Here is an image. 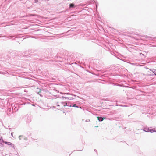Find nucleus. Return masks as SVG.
<instances>
[{
    "instance_id": "1",
    "label": "nucleus",
    "mask_w": 156,
    "mask_h": 156,
    "mask_svg": "<svg viewBox=\"0 0 156 156\" xmlns=\"http://www.w3.org/2000/svg\"><path fill=\"white\" fill-rule=\"evenodd\" d=\"M97 118L99 121H103V120L104 119H105L106 118H102L101 117H97Z\"/></svg>"
},
{
    "instance_id": "2",
    "label": "nucleus",
    "mask_w": 156,
    "mask_h": 156,
    "mask_svg": "<svg viewBox=\"0 0 156 156\" xmlns=\"http://www.w3.org/2000/svg\"><path fill=\"white\" fill-rule=\"evenodd\" d=\"M4 142V143H5V144H7L8 145H10L11 146H12L13 145L12 143H11L10 142H6V141H5Z\"/></svg>"
},
{
    "instance_id": "3",
    "label": "nucleus",
    "mask_w": 156,
    "mask_h": 156,
    "mask_svg": "<svg viewBox=\"0 0 156 156\" xmlns=\"http://www.w3.org/2000/svg\"><path fill=\"white\" fill-rule=\"evenodd\" d=\"M74 7V5L73 4H71L70 5V8H73Z\"/></svg>"
},
{
    "instance_id": "4",
    "label": "nucleus",
    "mask_w": 156,
    "mask_h": 156,
    "mask_svg": "<svg viewBox=\"0 0 156 156\" xmlns=\"http://www.w3.org/2000/svg\"><path fill=\"white\" fill-rule=\"evenodd\" d=\"M24 138V137L22 135H20L19 136V138L20 140H21L22 138Z\"/></svg>"
},
{
    "instance_id": "5",
    "label": "nucleus",
    "mask_w": 156,
    "mask_h": 156,
    "mask_svg": "<svg viewBox=\"0 0 156 156\" xmlns=\"http://www.w3.org/2000/svg\"><path fill=\"white\" fill-rule=\"evenodd\" d=\"M148 132H153L154 131V130L153 129H148L147 131Z\"/></svg>"
},
{
    "instance_id": "6",
    "label": "nucleus",
    "mask_w": 156,
    "mask_h": 156,
    "mask_svg": "<svg viewBox=\"0 0 156 156\" xmlns=\"http://www.w3.org/2000/svg\"><path fill=\"white\" fill-rule=\"evenodd\" d=\"M73 107H78V106H77V105H76V104H74V105H73Z\"/></svg>"
},
{
    "instance_id": "7",
    "label": "nucleus",
    "mask_w": 156,
    "mask_h": 156,
    "mask_svg": "<svg viewBox=\"0 0 156 156\" xmlns=\"http://www.w3.org/2000/svg\"><path fill=\"white\" fill-rule=\"evenodd\" d=\"M155 72V74L156 75V71Z\"/></svg>"
},
{
    "instance_id": "8",
    "label": "nucleus",
    "mask_w": 156,
    "mask_h": 156,
    "mask_svg": "<svg viewBox=\"0 0 156 156\" xmlns=\"http://www.w3.org/2000/svg\"><path fill=\"white\" fill-rule=\"evenodd\" d=\"M39 92H41V90H40V91H39V92H38V94H39Z\"/></svg>"
},
{
    "instance_id": "9",
    "label": "nucleus",
    "mask_w": 156,
    "mask_h": 156,
    "mask_svg": "<svg viewBox=\"0 0 156 156\" xmlns=\"http://www.w3.org/2000/svg\"><path fill=\"white\" fill-rule=\"evenodd\" d=\"M96 127H98V126H96Z\"/></svg>"
}]
</instances>
